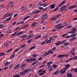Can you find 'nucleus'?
<instances>
[{
	"mask_svg": "<svg viewBox=\"0 0 77 77\" xmlns=\"http://www.w3.org/2000/svg\"><path fill=\"white\" fill-rule=\"evenodd\" d=\"M46 63H47V60H45L42 62V64H45Z\"/></svg>",
	"mask_w": 77,
	"mask_h": 77,
	"instance_id": "680f3d73",
	"label": "nucleus"
},
{
	"mask_svg": "<svg viewBox=\"0 0 77 77\" xmlns=\"http://www.w3.org/2000/svg\"><path fill=\"white\" fill-rule=\"evenodd\" d=\"M26 45L24 44V45L20 46V48H23V47H25Z\"/></svg>",
	"mask_w": 77,
	"mask_h": 77,
	"instance_id": "79ce46f5",
	"label": "nucleus"
},
{
	"mask_svg": "<svg viewBox=\"0 0 77 77\" xmlns=\"http://www.w3.org/2000/svg\"><path fill=\"white\" fill-rule=\"evenodd\" d=\"M38 6H43V4L42 3V2H39L38 3Z\"/></svg>",
	"mask_w": 77,
	"mask_h": 77,
	"instance_id": "cd10ccee",
	"label": "nucleus"
},
{
	"mask_svg": "<svg viewBox=\"0 0 77 77\" xmlns=\"http://www.w3.org/2000/svg\"><path fill=\"white\" fill-rule=\"evenodd\" d=\"M5 36V35L3 34H0V38H1L2 37H3V36Z\"/></svg>",
	"mask_w": 77,
	"mask_h": 77,
	"instance_id": "49530a36",
	"label": "nucleus"
},
{
	"mask_svg": "<svg viewBox=\"0 0 77 77\" xmlns=\"http://www.w3.org/2000/svg\"><path fill=\"white\" fill-rule=\"evenodd\" d=\"M71 30L73 33H75V32L77 31V28H73L71 29Z\"/></svg>",
	"mask_w": 77,
	"mask_h": 77,
	"instance_id": "6e6552de",
	"label": "nucleus"
},
{
	"mask_svg": "<svg viewBox=\"0 0 77 77\" xmlns=\"http://www.w3.org/2000/svg\"><path fill=\"white\" fill-rule=\"evenodd\" d=\"M43 71V69H40L38 71V72H42V71Z\"/></svg>",
	"mask_w": 77,
	"mask_h": 77,
	"instance_id": "13d9d810",
	"label": "nucleus"
},
{
	"mask_svg": "<svg viewBox=\"0 0 77 77\" xmlns=\"http://www.w3.org/2000/svg\"><path fill=\"white\" fill-rule=\"evenodd\" d=\"M59 72V70H56L55 72L53 74L54 75H57Z\"/></svg>",
	"mask_w": 77,
	"mask_h": 77,
	"instance_id": "f3484780",
	"label": "nucleus"
},
{
	"mask_svg": "<svg viewBox=\"0 0 77 77\" xmlns=\"http://www.w3.org/2000/svg\"><path fill=\"white\" fill-rule=\"evenodd\" d=\"M65 56H66V55L65 54H63V55L60 54L58 55V57L61 58V57H65Z\"/></svg>",
	"mask_w": 77,
	"mask_h": 77,
	"instance_id": "f8f14e48",
	"label": "nucleus"
},
{
	"mask_svg": "<svg viewBox=\"0 0 77 77\" xmlns=\"http://www.w3.org/2000/svg\"><path fill=\"white\" fill-rule=\"evenodd\" d=\"M67 77H71L72 76V75L71 73H69L67 74Z\"/></svg>",
	"mask_w": 77,
	"mask_h": 77,
	"instance_id": "a211bd4d",
	"label": "nucleus"
},
{
	"mask_svg": "<svg viewBox=\"0 0 77 77\" xmlns=\"http://www.w3.org/2000/svg\"><path fill=\"white\" fill-rule=\"evenodd\" d=\"M47 6H48V4H43V7H45Z\"/></svg>",
	"mask_w": 77,
	"mask_h": 77,
	"instance_id": "37998d69",
	"label": "nucleus"
},
{
	"mask_svg": "<svg viewBox=\"0 0 77 77\" xmlns=\"http://www.w3.org/2000/svg\"><path fill=\"white\" fill-rule=\"evenodd\" d=\"M50 53L48 52V51H46L44 54V56H47V55H48Z\"/></svg>",
	"mask_w": 77,
	"mask_h": 77,
	"instance_id": "aec40b11",
	"label": "nucleus"
},
{
	"mask_svg": "<svg viewBox=\"0 0 77 77\" xmlns=\"http://www.w3.org/2000/svg\"><path fill=\"white\" fill-rule=\"evenodd\" d=\"M26 11V7L24 6L22 7V8L21 11L22 12H24Z\"/></svg>",
	"mask_w": 77,
	"mask_h": 77,
	"instance_id": "9d476101",
	"label": "nucleus"
},
{
	"mask_svg": "<svg viewBox=\"0 0 77 77\" xmlns=\"http://www.w3.org/2000/svg\"><path fill=\"white\" fill-rule=\"evenodd\" d=\"M15 53L13 54L12 56H11L10 57V59H12L13 58H14V56H15Z\"/></svg>",
	"mask_w": 77,
	"mask_h": 77,
	"instance_id": "72a5a7b5",
	"label": "nucleus"
},
{
	"mask_svg": "<svg viewBox=\"0 0 77 77\" xmlns=\"http://www.w3.org/2000/svg\"><path fill=\"white\" fill-rule=\"evenodd\" d=\"M77 59V56H76L73 58V60H74L75 59Z\"/></svg>",
	"mask_w": 77,
	"mask_h": 77,
	"instance_id": "0e129e2a",
	"label": "nucleus"
},
{
	"mask_svg": "<svg viewBox=\"0 0 77 77\" xmlns=\"http://www.w3.org/2000/svg\"><path fill=\"white\" fill-rule=\"evenodd\" d=\"M51 67V65L48 66V70L49 72H50L51 71L53 70V68L52 67Z\"/></svg>",
	"mask_w": 77,
	"mask_h": 77,
	"instance_id": "423d86ee",
	"label": "nucleus"
},
{
	"mask_svg": "<svg viewBox=\"0 0 77 77\" xmlns=\"http://www.w3.org/2000/svg\"><path fill=\"white\" fill-rule=\"evenodd\" d=\"M61 16V14H58L56 16L53 17L51 19V20H56L57 18H58L59 17Z\"/></svg>",
	"mask_w": 77,
	"mask_h": 77,
	"instance_id": "7ed1b4c3",
	"label": "nucleus"
},
{
	"mask_svg": "<svg viewBox=\"0 0 77 77\" xmlns=\"http://www.w3.org/2000/svg\"><path fill=\"white\" fill-rule=\"evenodd\" d=\"M74 51H75V48H73V49L71 50L70 53H74Z\"/></svg>",
	"mask_w": 77,
	"mask_h": 77,
	"instance_id": "a878e982",
	"label": "nucleus"
},
{
	"mask_svg": "<svg viewBox=\"0 0 77 77\" xmlns=\"http://www.w3.org/2000/svg\"><path fill=\"white\" fill-rule=\"evenodd\" d=\"M45 66V64H43L39 66V68H42V67H44V66Z\"/></svg>",
	"mask_w": 77,
	"mask_h": 77,
	"instance_id": "c03bdc74",
	"label": "nucleus"
},
{
	"mask_svg": "<svg viewBox=\"0 0 77 77\" xmlns=\"http://www.w3.org/2000/svg\"><path fill=\"white\" fill-rule=\"evenodd\" d=\"M14 3H10V4L9 5V6H10V7H12L13 6H14Z\"/></svg>",
	"mask_w": 77,
	"mask_h": 77,
	"instance_id": "c9c22d12",
	"label": "nucleus"
},
{
	"mask_svg": "<svg viewBox=\"0 0 77 77\" xmlns=\"http://www.w3.org/2000/svg\"><path fill=\"white\" fill-rule=\"evenodd\" d=\"M51 9H54V5H53V4H52L51 5Z\"/></svg>",
	"mask_w": 77,
	"mask_h": 77,
	"instance_id": "7c9ffc66",
	"label": "nucleus"
},
{
	"mask_svg": "<svg viewBox=\"0 0 77 77\" xmlns=\"http://www.w3.org/2000/svg\"><path fill=\"white\" fill-rule=\"evenodd\" d=\"M11 62H7L5 63V66H7L9 64H10Z\"/></svg>",
	"mask_w": 77,
	"mask_h": 77,
	"instance_id": "5701e85b",
	"label": "nucleus"
},
{
	"mask_svg": "<svg viewBox=\"0 0 77 77\" xmlns=\"http://www.w3.org/2000/svg\"><path fill=\"white\" fill-rule=\"evenodd\" d=\"M27 35H23L22 36V38H26V37H27Z\"/></svg>",
	"mask_w": 77,
	"mask_h": 77,
	"instance_id": "a18cd8bd",
	"label": "nucleus"
},
{
	"mask_svg": "<svg viewBox=\"0 0 77 77\" xmlns=\"http://www.w3.org/2000/svg\"><path fill=\"white\" fill-rule=\"evenodd\" d=\"M20 74L21 75H25V72H20Z\"/></svg>",
	"mask_w": 77,
	"mask_h": 77,
	"instance_id": "b1692460",
	"label": "nucleus"
},
{
	"mask_svg": "<svg viewBox=\"0 0 77 77\" xmlns=\"http://www.w3.org/2000/svg\"><path fill=\"white\" fill-rule=\"evenodd\" d=\"M13 15V14L12 13L10 14H7L6 16V17H10L6 19L5 20L6 21H8L10 20H11L12 18Z\"/></svg>",
	"mask_w": 77,
	"mask_h": 77,
	"instance_id": "f257e3e1",
	"label": "nucleus"
},
{
	"mask_svg": "<svg viewBox=\"0 0 77 77\" xmlns=\"http://www.w3.org/2000/svg\"><path fill=\"white\" fill-rule=\"evenodd\" d=\"M51 42V40H50L49 39L48 40H47V44H50V43Z\"/></svg>",
	"mask_w": 77,
	"mask_h": 77,
	"instance_id": "ea45409f",
	"label": "nucleus"
},
{
	"mask_svg": "<svg viewBox=\"0 0 77 77\" xmlns=\"http://www.w3.org/2000/svg\"><path fill=\"white\" fill-rule=\"evenodd\" d=\"M65 66H66V67H67V68H68V67H69V66H70V64H67Z\"/></svg>",
	"mask_w": 77,
	"mask_h": 77,
	"instance_id": "864d4df0",
	"label": "nucleus"
},
{
	"mask_svg": "<svg viewBox=\"0 0 77 77\" xmlns=\"http://www.w3.org/2000/svg\"><path fill=\"white\" fill-rule=\"evenodd\" d=\"M62 24L61 23H60L59 24L55 26V27L57 29H62Z\"/></svg>",
	"mask_w": 77,
	"mask_h": 77,
	"instance_id": "20e7f679",
	"label": "nucleus"
},
{
	"mask_svg": "<svg viewBox=\"0 0 77 77\" xmlns=\"http://www.w3.org/2000/svg\"><path fill=\"white\" fill-rule=\"evenodd\" d=\"M56 50V47H54L52 48V51H54V50Z\"/></svg>",
	"mask_w": 77,
	"mask_h": 77,
	"instance_id": "052dcab7",
	"label": "nucleus"
},
{
	"mask_svg": "<svg viewBox=\"0 0 77 77\" xmlns=\"http://www.w3.org/2000/svg\"><path fill=\"white\" fill-rule=\"evenodd\" d=\"M32 62H34L35 61H36V60H37L36 59L34 58L33 57H32Z\"/></svg>",
	"mask_w": 77,
	"mask_h": 77,
	"instance_id": "58836bf2",
	"label": "nucleus"
},
{
	"mask_svg": "<svg viewBox=\"0 0 77 77\" xmlns=\"http://www.w3.org/2000/svg\"><path fill=\"white\" fill-rule=\"evenodd\" d=\"M20 48H19L18 49H17L14 51H15V52H17V51H18L19 50H20Z\"/></svg>",
	"mask_w": 77,
	"mask_h": 77,
	"instance_id": "e2e57ef3",
	"label": "nucleus"
},
{
	"mask_svg": "<svg viewBox=\"0 0 77 77\" xmlns=\"http://www.w3.org/2000/svg\"><path fill=\"white\" fill-rule=\"evenodd\" d=\"M20 27H18V28H16V29H14V30H15V31H17V30H20Z\"/></svg>",
	"mask_w": 77,
	"mask_h": 77,
	"instance_id": "603ef678",
	"label": "nucleus"
},
{
	"mask_svg": "<svg viewBox=\"0 0 77 77\" xmlns=\"http://www.w3.org/2000/svg\"><path fill=\"white\" fill-rule=\"evenodd\" d=\"M24 33V32L22 31L21 32H19L17 33L16 34V36H18V35H22Z\"/></svg>",
	"mask_w": 77,
	"mask_h": 77,
	"instance_id": "ddd939ff",
	"label": "nucleus"
},
{
	"mask_svg": "<svg viewBox=\"0 0 77 77\" xmlns=\"http://www.w3.org/2000/svg\"><path fill=\"white\" fill-rule=\"evenodd\" d=\"M65 2H66V1H63L60 4V5L58 6L59 8L62 6L63 5V4H64V3H65Z\"/></svg>",
	"mask_w": 77,
	"mask_h": 77,
	"instance_id": "4468645a",
	"label": "nucleus"
},
{
	"mask_svg": "<svg viewBox=\"0 0 77 77\" xmlns=\"http://www.w3.org/2000/svg\"><path fill=\"white\" fill-rule=\"evenodd\" d=\"M32 57H36V56H37V54H34L32 55Z\"/></svg>",
	"mask_w": 77,
	"mask_h": 77,
	"instance_id": "3c124183",
	"label": "nucleus"
},
{
	"mask_svg": "<svg viewBox=\"0 0 77 77\" xmlns=\"http://www.w3.org/2000/svg\"><path fill=\"white\" fill-rule=\"evenodd\" d=\"M66 8V6L64 5L60 8V11H64Z\"/></svg>",
	"mask_w": 77,
	"mask_h": 77,
	"instance_id": "39448f33",
	"label": "nucleus"
},
{
	"mask_svg": "<svg viewBox=\"0 0 77 77\" xmlns=\"http://www.w3.org/2000/svg\"><path fill=\"white\" fill-rule=\"evenodd\" d=\"M66 42V40H63L62 42H61L60 41H59L56 43H55V44L56 45H60L61 44H64V43H65Z\"/></svg>",
	"mask_w": 77,
	"mask_h": 77,
	"instance_id": "f03ea898",
	"label": "nucleus"
},
{
	"mask_svg": "<svg viewBox=\"0 0 77 77\" xmlns=\"http://www.w3.org/2000/svg\"><path fill=\"white\" fill-rule=\"evenodd\" d=\"M6 54L5 53H1L0 54V56H4V55H5Z\"/></svg>",
	"mask_w": 77,
	"mask_h": 77,
	"instance_id": "a19ab883",
	"label": "nucleus"
},
{
	"mask_svg": "<svg viewBox=\"0 0 77 77\" xmlns=\"http://www.w3.org/2000/svg\"><path fill=\"white\" fill-rule=\"evenodd\" d=\"M30 18V16L28 15L27 17H26L23 19V20L25 21V20H27V19H28V18Z\"/></svg>",
	"mask_w": 77,
	"mask_h": 77,
	"instance_id": "c756f323",
	"label": "nucleus"
},
{
	"mask_svg": "<svg viewBox=\"0 0 77 77\" xmlns=\"http://www.w3.org/2000/svg\"><path fill=\"white\" fill-rule=\"evenodd\" d=\"M52 66L53 68H56L58 66L56 64H54L52 65Z\"/></svg>",
	"mask_w": 77,
	"mask_h": 77,
	"instance_id": "bb28decb",
	"label": "nucleus"
},
{
	"mask_svg": "<svg viewBox=\"0 0 77 77\" xmlns=\"http://www.w3.org/2000/svg\"><path fill=\"white\" fill-rule=\"evenodd\" d=\"M41 12V10H38L37 11H35L34 13V14H39V12Z\"/></svg>",
	"mask_w": 77,
	"mask_h": 77,
	"instance_id": "6ab92c4d",
	"label": "nucleus"
},
{
	"mask_svg": "<svg viewBox=\"0 0 77 77\" xmlns=\"http://www.w3.org/2000/svg\"><path fill=\"white\" fill-rule=\"evenodd\" d=\"M38 62V61H35L32 64V65L33 66L34 65L36 64V63H37Z\"/></svg>",
	"mask_w": 77,
	"mask_h": 77,
	"instance_id": "2f4dec72",
	"label": "nucleus"
},
{
	"mask_svg": "<svg viewBox=\"0 0 77 77\" xmlns=\"http://www.w3.org/2000/svg\"><path fill=\"white\" fill-rule=\"evenodd\" d=\"M77 36V34L76 33L74 34H72L71 35V38L75 37V36Z\"/></svg>",
	"mask_w": 77,
	"mask_h": 77,
	"instance_id": "393cba45",
	"label": "nucleus"
},
{
	"mask_svg": "<svg viewBox=\"0 0 77 77\" xmlns=\"http://www.w3.org/2000/svg\"><path fill=\"white\" fill-rule=\"evenodd\" d=\"M4 46L5 48H7L9 47V45L8 43H6L4 44Z\"/></svg>",
	"mask_w": 77,
	"mask_h": 77,
	"instance_id": "412c9836",
	"label": "nucleus"
},
{
	"mask_svg": "<svg viewBox=\"0 0 77 77\" xmlns=\"http://www.w3.org/2000/svg\"><path fill=\"white\" fill-rule=\"evenodd\" d=\"M52 63H53V61H50L48 62L47 63V66H50V65L51 64H52Z\"/></svg>",
	"mask_w": 77,
	"mask_h": 77,
	"instance_id": "9b49d317",
	"label": "nucleus"
},
{
	"mask_svg": "<svg viewBox=\"0 0 77 77\" xmlns=\"http://www.w3.org/2000/svg\"><path fill=\"white\" fill-rule=\"evenodd\" d=\"M69 44V42H67L64 44V45H68Z\"/></svg>",
	"mask_w": 77,
	"mask_h": 77,
	"instance_id": "5fc2aeb1",
	"label": "nucleus"
},
{
	"mask_svg": "<svg viewBox=\"0 0 77 77\" xmlns=\"http://www.w3.org/2000/svg\"><path fill=\"white\" fill-rule=\"evenodd\" d=\"M66 35H67V34H65L63 35H62V37H65V36H66Z\"/></svg>",
	"mask_w": 77,
	"mask_h": 77,
	"instance_id": "69168bd1",
	"label": "nucleus"
},
{
	"mask_svg": "<svg viewBox=\"0 0 77 77\" xmlns=\"http://www.w3.org/2000/svg\"><path fill=\"white\" fill-rule=\"evenodd\" d=\"M44 75V73L42 72V73H39V75Z\"/></svg>",
	"mask_w": 77,
	"mask_h": 77,
	"instance_id": "4d7b16f0",
	"label": "nucleus"
},
{
	"mask_svg": "<svg viewBox=\"0 0 77 77\" xmlns=\"http://www.w3.org/2000/svg\"><path fill=\"white\" fill-rule=\"evenodd\" d=\"M49 39L50 40H51V41H52V40H54V38H53V37H51L49 38Z\"/></svg>",
	"mask_w": 77,
	"mask_h": 77,
	"instance_id": "8fccbe9b",
	"label": "nucleus"
},
{
	"mask_svg": "<svg viewBox=\"0 0 77 77\" xmlns=\"http://www.w3.org/2000/svg\"><path fill=\"white\" fill-rule=\"evenodd\" d=\"M66 72V70H63V71L62 72H61V74H63L64 73H65Z\"/></svg>",
	"mask_w": 77,
	"mask_h": 77,
	"instance_id": "6e6d98bb",
	"label": "nucleus"
},
{
	"mask_svg": "<svg viewBox=\"0 0 77 77\" xmlns=\"http://www.w3.org/2000/svg\"><path fill=\"white\" fill-rule=\"evenodd\" d=\"M37 24V23L36 22H34L32 24L31 26L32 27H34L35 26H36Z\"/></svg>",
	"mask_w": 77,
	"mask_h": 77,
	"instance_id": "4be33fe9",
	"label": "nucleus"
},
{
	"mask_svg": "<svg viewBox=\"0 0 77 77\" xmlns=\"http://www.w3.org/2000/svg\"><path fill=\"white\" fill-rule=\"evenodd\" d=\"M26 61H27L28 62L30 63V62H33L32 60V58H31L30 59H28L26 60Z\"/></svg>",
	"mask_w": 77,
	"mask_h": 77,
	"instance_id": "dca6fc26",
	"label": "nucleus"
},
{
	"mask_svg": "<svg viewBox=\"0 0 77 77\" xmlns=\"http://www.w3.org/2000/svg\"><path fill=\"white\" fill-rule=\"evenodd\" d=\"M32 36H33V34H32L29 35L27 37V39H30V38H31Z\"/></svg>",
	"mask_w": 77,
	"mask_h": 77,
	"instance_id": "2eb2a0df",
	"label": "nucleus"
},
{
	"mask_svg": "<svg viewBox=\"0 0 77 77\" xmlns=\"http://www.w3.org/2000/svg\"><path fill=\"white\" fill-rule=\"evenodd\" d=\"M74 71L75 72H77V69H74Z\"/></svg>",
	"mask_w": 77,
	"mask_h": 77,
	"instance_id": "774afa93",
	"label": "nucleus"
},
{
	"mask_svg": "<svg viewBox=\"0 0 77 77\" xmlns=\"http://www.w3.org/2000/svg\"><path fill=\"white\" fill-rule=\"evenodd\" d=\"M26 66V64H23L21 66V68H24Z\"/></svg>",
	"mask_w": 77,
	"mask_h": 77,
	"instance_id": "c85d7f7f",
	"label": "nucleus"
},
{
	"mask_svg": "<svg viewBox=\"0 0 77 77\" xmlns=\"http://www.w3.org/2000/svg\"><path fill=\"white\" fill-rule=\"evenodd\" d=\"M36 48L35 46H34L32 47H31L29 49V50H33V49H34V48Z\"/></svg>",
	"mask_w": 77,
	"mask_h": 77,
	"instance_id": "473e14b6",
	"label": "nucleus"
},
{
	"mask_svg": "<svg viewBox=\"0 0 77 77\" xmlns=\"http://www.w3.org/2000/svg\"><path fill=\"white\" fill-rule=\"evenodd\" d=\"M12 48L10 49L8 51H7V53H9V52H10L12 50Z\"/></svg>",
	"mask_w": 77,
	"mask_h": 77,
	"instance_id": "09e8293b",
	"label": "nucleus"
},
{
	"mask_svg": "<svg viewBox=\"0 0 77 77\" xmlns=\"http://www.w3.org/2000/svg\"><path fill=\"white\" fill-rule=\"evenodd\" d=\"M20 64L19 63L16 65L14 68L15 69H18L20 68Z\"/></svg>",
	"mask_w": 77,
	"mask_h": 77,
	"instance_id": "1a4fd4ad",
	"label": "nucleus"
},
{
	"mask_svg": "<svg viewBox=\"0 0 77 77\" xmlns=\"http://www.w3.org/2000/svg\"><path fill=\"white\" fill-rule=\"evenodd\" d=\"M11 32H12V30H11V29L8 30L7 32V33H11Z\"/></svg>",
	"mask_w": 77,
	"mask_h": 77,
	"instance_id": "4c0bfd02",
	"label": "nucleus"
},
{
	"mask_svg": "<svg viewBox=\"0 0 77 77\" xmlns=\"http://www.w3.org/2000/svg\"><path fill=\"white\" fill-rule=\"evenodd\" d=\"M48 52H49V53H50V54H53V52L52 50H50L48 51Z\"/></svg>",
	"mask_w": 77,
	"mask_h": 77,
	"instance_id": "f704fd0d",
	"label": "nucleus"
},
{
	"mask_svg": "<svg viewBox=\"0 0 77 77\" xmlns=\"http://www.w3.org/2000/svg\"><path fill=\"white\" fill-rule=\"evenodd\" d=\"M13 77H20V75L17 74L14 75Z\"/></svg>",
	"mask_w": 77,
	"mask_h": 77,
	"instance_id": "e433bc0d",
	"label": "nucleus"
},
{
	"mask_svg": "<svg viewBox=\"0 0 77 77\" xmlns=\"http://www.w3.org/2000/svg\"><path fill=\"white\" fill-rule=\"evenodd\" d=\"M13 66H14V65H13V64H12L9 66V68H12V67H13Z\"/></svg>",
	"mask_w": 77,
	"mask_h": 77,
	"instance_id": "338daca9",
	"label": "nucleus"
},
{
	"mask_svg": "<svg viewBox=\"0 0 77 77\" xmlns=\"http://www.w3.org/2000/svg\"><path fill=\"white\" fill-rule=\"evenodd\" d=\"M48 17V15L47 14V13H46L45 15H43V16L42 17V19L44 20H45V19H46V18H47Z\"/></svg>",
	"mask_w": 77,
	"mask_h": 77,
	"instance_id": "0eeeda50",
	"label": "nucleus"
},
{
	"mask_svg": "<svg viewBox=\"0 0 77 77\" xmlns=\"http://www.w3.org/2000/svg\"><path fill=\"white\" fill-rule=\"evenodd\" d=\"M32 38L30 39V40H29L27 41V43H30V42L31 41H32Z\"/></svg>",
	"mask_w": 77,
	"mask_h": 77,
	"instance_id": "de8ad7c7",
	"label": "nucleus"
},
{
	"mask_svg": "<svg viewBox=\"0 0 77 77\" xmlns=\"http://www.w3.org/2000/svg\"><path fill=\"white\" fill-rule=\"evenodd\" d=\"M74 39L73 38H70L69 39V41H74Z\"/></svg>",
	"mask_w": 77,
	"mask_h": 77,
	"instance_id": "bf43d9fd",
	"label": "nucleus"
}]
</instances>
